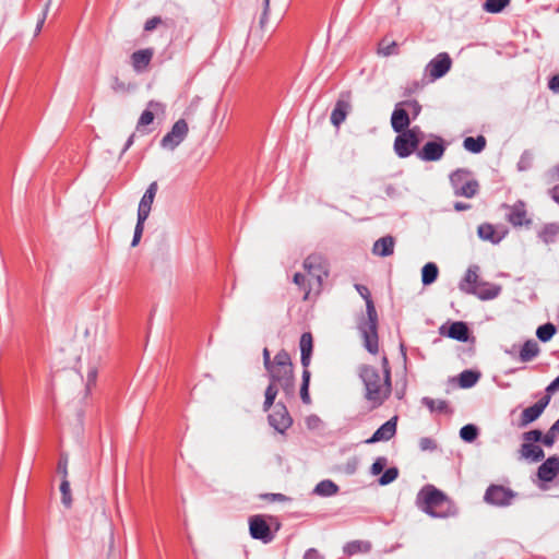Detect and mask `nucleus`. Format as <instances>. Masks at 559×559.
Returning a JSON list of instances; mask_svg holds the SVG:
<instances>
[{
    "label": "nucleus",
    "mask_w": 559,
    "mask_h": 559,
    "mask_svg": "<svg viewBox=\"0 0 559 559\" xmlns=\"http://www.w3.org/2000/svg\"><path fill=\"white\" fill-rule=\"evenodd\" d=\"M266 372L270 384L265 390L264 412H267L274 404L278 388L283 390L286 396H294L295 394V374L290 355L285 349L277 352L273 358V366Z\"/></svg>",
    "instance_id": "nucleus-1"
},
{
    "label": "nucleus",
    "mask_w": 559,
    "mask_h": 559,
    "mask_svg": "<svg viewBox=\"0 0 559 559\" xmlns=\"http://www.w3.org/2000/svg\"><path fill=\"white\" fill-rule=\"evenodd\" d=\"M358 377L364 384V399L370 409L382 406L392 392L391 377L384 378L379 370L370 365H361L358 368Z\"/></svg>",
    "instance_id": "nucleus-2"
},
{
    "label": "nucleus",
    "mask_w": 559,
    "mask_h": 559,
    "mask_svg": "<svg viewBox=\"0 0 559 559\" xmlns=\"http://www.w3.org/2000/svg\"><path fill=\"white\" fill-rule=\"evenodd\" d=\"M416 504L432 518L445 519L456 513L453 502L432 485H426L419 490Z\"/></svg>",
    "instance_id": "nucleus-3"
},
{
    "label": "nucleus",
    "mask_w": 559,
    "mask_h": 559,
    "mask_svg": "<svg viewBox=\"0 0 559 559\" xmlns=\"http://www.w3.org/2000/svg\"><path fill=\"white\" fill-rule=\"evenodd\" d=\"M304 267L307 271V275L296 273L294 275V283L304 290V300L309 298L312 290V283L320 289L322 286L323 278L328 276V269L325 259L321 254H310L304 261Z\"/></svg>",
    "instance_id": "nucleus-4"
},
{
    "label": "nucleus",
    "mask_w": 559,
    "mask_h": 559,
    "mask_svg": "<svg viewBox=\"0 0 559 559\" xmlns=\"http://www.w3.org/2000/svg\"><path fill=\"white\" fill-rule=\"evenodd\" d=\"M364 347L372 355L379 352L378 313L373 300L366 302V317L358 323Z\"/></svg>",
    "instance_id": "nucleus-5"
},
{
    "label": "nucleus",
    "mask_w": 559,
    "mask_h": 559,
    "mask_svg": "<svg viewBox=\"0 0 559 559\" xmlns=\"http://www.w3.org/2000/svg\"><path fill=\"white\" fill-rule=\"evenodd\" d=\"M399 135L394 140L393 148L400 158H406L413 153L417 154L418 146L423 140L424 133L418 126L406 131L397 132Z\"/></svg>",
    "instance_id": "nucleus-6"
},
{
    "label": "nucleus",
    "mask_w": 559,
    "mask_h": 559,
    "mask_svg": "<svg viewBox=\"0 0 559 559\" xmlns=\"http://www.w3.org/2000/svg\"><path fill=\"white\" fill-rule=\"evenodd\" d=\"M450 182L456 197L473 198L479 190L478 181L466 169H457L450 175Z\"/></svg>",
    "instance_id": "nucleus-7"
},
{
    "label": "nucleus",
    "mask_w": 559,
    "mask_h": 559,
    "mask_svg": "<svg viewBox=\"0 0 559 559\" xmlns=\"http://www.w3.org/2000/svg\"><path fill=\"white\" fill-rule=\"evenodd\" d=\"M189 127L185 119L177 120L169 132L160 140V146L166 150H175L188 135Z\"/></svg>",
    "instance_id": "nucleus-8"
},
{
    "label": "nucleus",
    "mask_w": 559,
    "mask_h": 559,
    "mask_svg": "<svg viewBox=\"0 0 559 559\" xmlns=\"http://www.w3.org/2000/svg\"><path fill=\"white\" fill-rule=\"evenodd\" d=\"M515 497L510 488L501 485H490L484 496V500L492 506L507 507L511 504L512 499Z\"/></svg>",
    "instance_id": "nucleus-9"
},
{
    "label": "nucleus",
    "mask_w": 559,
    "mask_h": 559,
    "mask_svg": "<svg viewBox=\"0 0 559 559\" xmlns=\"http://www.w3.org/2000/svg\"><path fill=\"white\" fill-rule=\"evenodd\" d=\"M451 66L452 60L449 53L441 52L428 62L426 66V74L431 81L438 80L450 71Z\"/></svg>",
    "instance_id": "nucleus-10"
},
{
    "label": "nucleus",
    "mask_w": 559,
    "mask_h": 559,
    "mask_svg": "<svg viewBox=\"0 0 559 559\" xmlns=\"http://www.w3.org/2000/svg\"><path fill=\"white\" fill-rule=\"evenodd\" d=\"M352 109V93L349 91L342 92L331 112V123L338 128L346 119Z\"/></svg>",
    "instance_id": "nucleus-11"
},
{
    "label": "nucleus",
    "mask_w": 559,
    "mask_h": 559,
    "mask_svg": "<svg viewBox=\"0 0 559 559\" xmlns=\"http://www.w3.org/2000/svg\"><path fill=\"white\" fill-rule=\"evenodd\" d=\"M249 531L253 539H259L264 544H269L274 539V534L262 515H252L249 519Z\"/></svg>",
    "instance_id": "nucleus-12"
},
{
    "label": "nucleus",
    "mask_w": 559,
    "mask_h": 559,
    "mask_svg": "<svg viewBox=\"0 0 559 559\" xmlns=\"http://www.w3.org/2000/svg\"><path fill=\"white\" fill-rule=\"evenodd\" d=\"M460 289L464 293L477 296L481 300H490L497 298L501 293V287L497 284L479 282L478 285L466 287L460 284Z\"/></svg>",
    "instance_id": "nucleus-13"
},
{
    "label": "nucleus",
    "mask_w": 559,
    "mask_h": 559,
    "mask_svg": "<svg viewBox=\"0 0 559 559\" xmlns=\"http://www.w3.org/2000/svg\"><path fill=\"white\" fill-rule=\"evenodd\" d=\"M269 424L277 432L284 433L293 424V419L283 403H277L267 417Z\"/></svg>",
    "instance_id": "nucleus-14"
},
{
    "label": "nucleus",
    "mask_w": 559,
    "mask_h": 559,
    "mask_svg": "<svg viewBox=\"0 0 559 559\" xmlns=\"http://www.w3.org/2000/svg\"><path fill=\"white\" fill-rule=\"evenodd\" d=\"M445 152V144L441 138L429 141L417 151V157L424 162H437L442 158Z\"/></svg>",
    "instance_id": "nucleus-15"
},
{
    "label": "nucleus",
    "mask_w": 559,
    "mask_h": 559,
    "mask_svg": "<svg viewBox=\"0 0 559 559\" xmlns=\"http://www.w3.org/2000/svg\"><path fill=\"white\" fill-rule=\"evenodd\" d=\"M550 402L549 396H543L539 401H537L532 406L523 409L519 420V427L523 428L535 421L543 414L544 409Z\"/></svg>",
    "instance_id": "nucleus-16"
},
{
    "label": "nucleus",
    "mask_w": 559,
    "mask_h": 559,
    "mask_svg": "<svg viewBox=\"0 0 559 559\" xmlns=\"http://www.w3.org/2000/svg\"><path fill=\"white\" fill-rule=\"evenodd\" d=\"M508 209L507 221L514 227L530 225L532 221L527 217L526 205L519 200L513 205H506Z\"/></svg>",
    "instance_id": "nucleus-17"
},
{
    "label": "nucleus",
    "mask_w": 559,
    "mask_h": 559,
    "mask_svg": "<svg viewBox=\"0 0 559 559\" xmlns=\"http://www.w3.org/2000/svg\"><path fill=\"white\" fill-rule=\"evenodd\" d=\"M157 190H158V186H157L156 181H153L152 183H150V186L147 187L146 191L144 192V194L139 203L138 219H142V221L147 219L151 209H152V204H153L155 195L157 193Z\"/></svg>",
    "instance_id": "nucleus-18"
},
{
    "label": "nucleus",
    "mask_w": 559,
    "mask_h": 559,
    "mask_svg": "<svg viewBox=\"0 0 559 559\" xmlns=\"http://www.w3.org/2000/svg\"><path fill=\"white\" fill-rule=\"evenodd\" d=\"M411 117L403 103H397L391 116V126L395 132L408 130Z\"/></svg>",
    "instance_id": "nucleus-19"
},
{
    "label": "nucleus",
    "mask_w": 559,
    "mask_h": 559,
    "mask_svg": "<svg viewBox=\"0 0 559 559\" xmlns=\"http://www.w3.org/2000/svg\"><path fill=\"white\" fill-rule=\"evenodd\" d=\"M396 421L397 417L394 416L388 421H385L383 425H381L369 438L366 442L367 443H377L380 441H388L392 439L396 433Z\"/></svg>",
    "instance_id": "nucleus-20"
},
{
    "label": "nucleus",
    "mask_w": 559,
    "mask_h": 559,
    "mask_svg": "<svg viewBox=\"0 0 559 559\" xmlns=\"http://www.w3.org/2000/svg\"><path fill=\"white\" fill-rule=\"evenodd\" d=\"M559 473V456L548 457L537 469V476L543 481H551Z\"/></svg>",
    "instance_id": "nucleus-21"
},
{
    "label": "nucleus",
    "mask_w": 559,
    "mask_h": 559,
    "mask_svg": "<svg viewBox=\"0 0 559 559\" xmlns=\"http://www.w3.org/2000/svg\"><path fill=\"white\" fill-rule=\"evenodd\" d=\"M300 361L304 370H309V366L311 362L312 349H313V338L310 332H305L301 334L300 342Z\"/></svg>",
    "instance_id": "nucleus-22"
},
{
    "label": "nucleus",
    "mask_w": 559,
    "mask_h": 559,
    "mask_svg": "<svg viewBox=\"0 0 559 559\" xmlns=\"http://www.w3.org/2000/svg\"><path fill=\"white\" fill-rule=\"evenodd\" d=\"M154 51L151 48L140 49L131 55V63L135 72H143L150 64Z\"/></svg>",
    "instance_id": "nucleus-23"
},
{
    "label": "nucleus",
    "mask_w": 559,
    "mask_h": 559,
    "mask_svg": "<svg viewBox=\"0 0 559 559\" xmlns=\"http://www.w3.org/2000/svg\"><path fill=\"white\" fill-rule=\"evenodd\" d=\"M477 234L481 240L497 245L504 238L507 231H498L493 225L485 223L478 226Z\"/></svg>",
    "instance_id": "nucleus-24"
},
{
    "label": "nucleus",
    "mask_w": 559,
    "mask_h": 559,
    "mask_svg": "<svg viewBox=\"0 0 559 559\" xmlns=\"http://www.w3.org/2000/svg\"><path fill=\"white\" fill-rule=\"evenodd\" d=\"M394 238L392 236H384L373 243L372 252L379 257H389L394 252Z\"/></svg>",
    "instance_id": "nucleus-25"
},
{
    "label": "nucleus",
    "mask_w": 559,
    "mask_h": 559,
    "mask_svg": "<svg viewBox=\"0 0 559 559\" xmlns=\"http://www.w3.org/2000/svg\"><path fill=\"white\" fill-rule=\"evenodd\" d=\"M521 456L531 462H539L545 457L544 450L534 443L523 442L520 449Z\"/></svg>",
    "instance_id": "nucleus-26"
},
{
    "label": "nucleus",
    "mask_w": 559,
    "mask_h": 559,
    "mask_svg": "<svg viewBox=\"0 0 559 559\" xmlns=\"http://www.w3.org/2000/svg\"><path fill=\"white\" fill-rule=\"evenodd\" d=\"M450 338L460 341V342H466L468 340L469 330L465 322L463 321H456L453 322L447 334Z\"/></svg>",
    "instance_id": "nucleus-27"
},
{
    "label": "nucleus",
    "mask_w": 559,
    "mask_h": 559,
    "mask_svg": "<svg viewBox=\"0 0 559 559\" xmlns=\"http://www.w3.org/2000/svg\"><path fill=\"white\" fill-rule=\"evenodd\" d=\"M558 235L559 225L556 223H549L544 225L537 234L539 240L543 241L545 245L556 242Z\"/></svg>",
    "instance_id": "nucleus-28"
},
{
    "label": "nucleus",
    "mask_w": 559,
    "mask_h": 559,
    "mask_svg": "<svg viewBox=\"0 0 559 559\" xmlns=\"http://www.w3.org/2000/svg\"><path fill=\"white\" fill-rule=\"evenodd\" d=\"M162 108V104L155 100H150L146 109L141 114L136 128L146 127L154 121V112Z\"/></svg>",
    "instance_id": "nucleus-29"
},
{
    "label": "nucleus",
    "mask_w": 559,
    "mask_h": 559,
    "mask_svg": "<svg viewBox=\"0 0 559 559\" xmlns=\"http://www.w3.org/2000/svg\"><path fill=\"white\" fill-rule=\"evenodd\" d=\"M538 354L539 346L537 342H535L534 340H528L523 344L520 350L519 358L522 362H528L532 361L535 357H537Z\"/></svg>",
    "instance_id": "nucleus-30"
},
{
    "label": "nucleus",
    "mask_w": 559,
    "mask_h": 559,
    "mask_svg": "<svg viewBox=\"0 0 559 559\" xmlns=\"http://www.w3.org/2000/svg\"><path fill=\"white\" fill-rule=\"evenodd\" d=\"M486 138L484 135H478L476 138L467 136L463 141V146L466 151L478 154L486 147Z\"/></svg>",
    "instance_id": "nucleus-31"
},
{
    "label": "nucleus",
    "mask_w": 559,
    "mask_h": 559,
    "mask_svg": "<svg viewBox=\"0 0 559 559\" xmlns=\"http://www.w3.org/2000/svg\"><path fill=\"white\" fill-rule=\"evenodd\" d=\"M337 491L338 486L330 479L321 480L314 488V492L322 497H331L337 493Z\"/></svg>",
    "instance_id": "nucleus-32"
},
{
    "label": "nucleus",
    "mask_w": 559,
    "mask_h": 559,
    "mask_svg": "<svg viewBox=\"0 0 559 559\" xmlns=\"http://www.w3.org/2000/svg\"><path fill=\"white\" fill-rule=\"evenodd\" d=\"M439 274L437 264L429 262L421 270V282L425 286L432 284Z\"/></svg>",
    "instance_id": "nucleus-33"
},
{
    "label": "nucleus",
    "mask_w": 559,
    "mask_h": 559,
    "mask_svg": "<svg viewBox=\"0 0 559 559\" xmlns=\"http://www.w3.org/2000/svg\"><path fill=\"white\" fill-rule=\"evenodd\" d=\"M480 374L477 371L464 370L460 373L459 377L460 386L463 389L472 388L477 383Z\"/></svg>",
    "instance_id": "nucleus-34"
},
{
    "label": "nucleus",
    "mask_w": 559,
    "mask_h": 559,
    "mask_svg": "<svg viewBox=\"0 0 559 559\" xmlns=\"http://www.w3.org/2000/svg\"><path fill=\"white\" fill-rule=\"evenodd\" d=\"M421 403L425 406H427L431 412H437V413H449L450 412L449 404L444 400L435 401L430 397L425 396V397H423Z\"/></svg>",
    "instance_id": "nucleus-35"
},
{
    "label": "nucleus",
    "mask_w": 559,
    "mask_h": 559,
    "mask_svg": "<svg viewBox=\"0 0 559 559\" xmlns=\"http://www.w3.org/2000/svg\"><path fill=\"white\" fill-rule=\"evenodd\" d=\"M370 549V544L360 542V540H353L345 545L344 552L348 556L356 555L358 552H367Z\"/></svg>",
    "instance_id": "nucleus-36"
},
{
    "label": "nucleus",
    "mask_w": 559,
    "mask_h": 559,
    "mask_svg": "<svg viewBox=\"0 0 559 559\" xmlns=\"http://www.w3.org/2000/svg\"><path fill=\"white\" fill-rule=\"evenodd\" d=\"M378 51H379V53H381V55H383L385 57L397 55L399 53V46H397L396 41L389 40L388 38H383L379 43Z\"/></svg>",
    "instance_id": "nucleus-37"
},
{
    "label": "nucleus",
    "mask_w": 559,
    "mask_h": 559,
    "mask_svg": "<svg viewBox=\"0 0 559 559\" xmlns=\"http://www.w3.org/2000/svg\"><path fill=\"white\" fill-rule=\"evenodd\" d=\"M310 371L304 370L302 371V382L300 386V399L304 404L309 405L311 403V397L309 394V383H310Z\"/></svg>",
    "instance_id": "nucleus-38"
},
{
    "label": "nucleus",
    "mask_w": 559,
    "mask_h": 559,
    "mask_svg": "<svg viewBox=\"0 0 559 559\" xmlns=\"http://www.w3.org/2000/svg\"><path fill=\"white\" fill-rule=\"evenodd\" d=\"M556 333V326L548 322L537 328L536 336L542 342H548Z\"/></svg>",
    "instance_id": "nucleus-39"
},
{
    "label": "nucleus",
    "mask_w": 559,
    "mask_h": 559,
    "mask_svg": "<svg viewBox=\"0 0 559 559\" xmlns=\"http://www.w3.org/2000/svg\"><path fill=\"white\" fill-rule=\"evenodd\" d=\"M479 267L477 265H472L467 269L466 274L460 284H465L466 287L478 285L479 276H478Z\"/></svg>",
    "instance_id": "nucleus-40"
},
{
    "label": "nucleus",
    "mask_w": 559,
    "mask_h": 559,
    "mask_svg": "<svg viewBox=\"0 0 559 559\" xmlns=\"http://www.w3.org/2000/svg\"><path fill=\"white\" fill-rule=\"evenodd\" d=\"M477 436L478 429L472 424L463 426L460 430V437L466 442H473Z\"/></svg>",
    "instance_id": "nucleus-41"
},
{
    "label": "nucleus",
    "mask_w": 559,
    "mask_h": 559,
    "mask_svg": "<svg viewBox=\"0 0 559 559\" xmlns=\"http://www.w3.org/2000/svg\"><path fill=\"white\" fill-rule=\"evenodd\" d=\"M509 2L510 0H486L484 9L490 13H499L509 4Z\"/></svg>",
    "instance_id": "nucleus-42"
},
{
    "label": "nucleus",
    "mask_w": 559,
    "mask_h": 559,
    "mask_svg": "<svg viewBox=\"0 0 559 559\" xmlns=\"http://www.w3.org/2000/svg\"><path fill=\"white\" fill-rule=\"evenodd\" d=\"M61 491V501L66 508H70L72 506V496L70 489V483L68 479H62L60 484Z\"/></svg>",
    "instance_id": "nucleus-43"
},
{
    "label": "nucleus",
    "mask_w": 559,
    "mask_h": 559,
    "mask_svg": "<svg viewBox=\"0 0 559 559\" xmlns=\"http://www.w3.org/2000/svg\"><path fill=\"white\" fill-rule=\"evenodd\" d=\"M534 154L530 150H525L518 162V169L521 171L527 170L532 167Z\"/></svg>",
    "instance_id": "nucleus-44"
},
{
    "label": "nucleus",
    "mask_w": 559,
    "mask_h": 559,
    "mask_svg": "<svg viewBox=\"0 0 559 559\" xmlns=\"http://www.w3.org/2000/svg\"><path fill=\"white\" fill-rule=\"evenodd\" d=\"M399 477V469L396 467H389L379 478V484L381 486L389 485L393 483Z\"/></svg>",
    "instance_id": "nucleus-45"
},
{
    "label": "nucleus",
    "mask_w": 559,
    "mask_h": 559,
    "mask_svg": "<svg viewBox=\"0 0 559 559\" xmlns=\"http://www.w3.org/2000/svg\"><path fill=\"white\" fill-rule=\"evenodd\" d=\"M386 464H388V459L385 456L377 457L370 467L371 475L376 476V475L381 474L382 471L384 469V467L386 466Z\"/></svg>",
    "instance_id": "nucleus-46"
},
{
    "label": "nucleus",
    "mask_w": 559,
    "mask_h": 559,
    "mask_svg": "<svg viewBox=\"0 0 559 559\" xmlns=\"http://www.w3.org/2000/svg\"><path fill=\"white\" fill-rule=\"evenodd\" d=\"M359 460L357 456H353L343 465L342 469L346 475H354L357 472Z\"/></svg>",
    "instance_id": "nucleus-47"
},
{
    "label": "nucleus",
    "mask_w": 559,
    "mask_h": 559,
    "mask_svg": "<svg viewBox=\"0 0 559 559\" xmlns=\"http://www.w3.org/2000/svg\"><path fill=\"white\" fill-rule=\"evenodd\" d=\"M557 433H559V430H554L552 425L545 435L542 433L540 442L546 447H552L555 444Z\"/></svg>",
    "instance_id": "nucleus-48"
},
{
    "label": "nucleus",
    "mask_w": 559,
    "mask_h": 559,
    "mask_svg": "<svg viewBox=\"0 0 559 559\" xmlns=\"http://www.w3.org/2000/svg\"><path fill=\"white\" fill-rule=\"evenodd\" d=\"M522 439L524 440V442H530V443L535 444V442H540L542 431L538 429H533V430L526 431L522 435Z\"/></svg>",
    "instance_id": "nucleus-49"
},
{
    "label": "nucleus",
    "mask_w": 559,
    "mask_h": 559,
    "mask_svg": "<svg viewBox=\"0 0 559 559\" xmlns=\"http://www.w3.org/2000/svg\"><path fill=\"white\" fill-rule=\"evenodd\" d=\"M402 103L405 107H407L411 110L413 119H416L419 116L421 111V105L416 99L405 100Z\"/></svg>",
    "instance_id": "nucleus-50"
},
{
    "label": "nucleus",
    "mask_w": 559,
    "mask_h": 559,
    "mask_svg": "<svg viewBox=\"0 0 559 559\" xmlns=\"http://www.w3.org/2000/svg\"><path fill=\"white\" fill-rule=\"evenodd\" d=\"M144 223H145V221H142V219H138L136 221V225H135L134 234H133V239H132V242H131L132 247L138 246V243L140 242L141 237L143 235V230H144Z\"/></svg>",
    "instance_id": "nucleus-51"
},
{
    "label": "nucleus",
    "mask_w": 559,
    "mask_h": 559,
    "mask_svg": "<svg viewBox=\"0 0 559 559\" xmlns=\"http://www.w3.org/2000/svg\"><path fill=\"white\" fill-rule=\"evenodd\" d=\"M418 444L421 451H435L437 449L436 441L429 437L420 438Z\"/></svg>",
    "instance_id": "nucleus-52"
},
{
    "label": "nucleus",
    "mask_w": 559,
    "mask_h": 559,
    "mask_svg": "<svg viewBox=\"0 0 559 559\" xmlns=\"http://www.w3.org/2000/svg\"><path fill=\"white\" fill-rule=\"evenodd\" d=\"M57 471L62 475V479H68V457L66 455L60 456Z\"/></svg>",
    "instance_id": "nucleus-53"
},
{
    "label": "nucleus",
    "mask_w": 559,
    "mask_h": 559,
    "mask_svg": "<svg viewBox=\"0 0 559 559\" xmlns=\"http://www.w3.org/2000/svg\"><path fill=\"white\" fill-rule=\"evenodd\" d=\"M162 23V19L159 16H153L148 19L144 24L145 32L154 31Z\"/></svg>",
    "instance_id": "nucleus-54"
},
{
    "label": "nucleus",
    "mask_w": 559,
    "mask_h": 559,
    "mask_svg": "<svg viewBox=\"0 0 559 559\" xmlns=\"http://www.w3.org/2000/svg\"><path fill=\"white\" fill-rule=\"evenodd\" d=\"M49 4H50V1L46 4V7H45V9L43 11L41 17L37 22V25H36V28H35V36H37L40 33V31H41V28L44 26V23H45V20H46L48 10H49Z\"/></svg>",
    "instance_id": "nucleus-55"
},
{
    "label": "nucleus",
    "mask_w": 559,
    "mask_h": 559,
    "mask_svg": "<svg viewBox=\"0 0 559 559\" xmlns=\"http://www.w3.org/2000/svg\"><path fill=\"white\" fill-rule=\"evenodd\" d=\"M558 390H559V376L548 384V386L546 388L545 396H549L551 399V395L554 393H556Z\"/></svg>",
    "instance_id": "nucleus-56"
},
{
    "label": "nucleus",
    "mask_w": 559,
    "mask_h": 559,
    "mask_svg": "<svg viewBox=\"0 0 559 559\" xmlns=\"http://www.w3.org/2000/svg\"><path fill=\"white\" fill-rule=\"evenodd\" d=\"M355 287H356L357 292L359 293V295L365 299L366 302H367V300H372L371 294H370L368 287L360 285V284H356Z\"/></svg>",
    "instance_id": "nucleus-57"
},
{
    "label": "nucleus",
    "mask_w": 559,
    "mask_h": 559,
    "mask_svg": "<svg viewBox=\"0 0 559 559\" xmlns=\"http://www.w3.org/2000/svg\"><path fill=\"white\" fill-rule=\"evenodd\" d=\"M263 365L266 371L271 366H273V359L271 358L270 350L266 347L263 349Z\"/></svg>",
    "instance_id": "nucleus-58"
},
{
    "label": "nucleus",
    "mask_w": 559,
    "mask_h": 559,
    "mask_svg": "<svg viewBox=\"0 0 559 559\" xmlns=\"http://www.w3.org/2000/svg\"><path fill=\"white\" fill-rule=\"evenodd\" d=\"M304 559H322V557L317 549L310 548L306 550Z\"/></svg>",
    "instance_id": "nucleus-59"
},
{
    "label": "nucleus",
    "mask_w": 559,
    "mask_h": 559,
    "mask_svg": "<svg viewBox=\"0 0 559 559\" xmlns=\"http://www.w3.org/2000/svg\"><path fill=\"white\" fill-rule=\"evenodd\" d=\"M382 373L384 378H386V376L391 377V368L386 356L382 357Z\"/></svg>",
    "instance_id": "nucleus-60"
},
{
    "label": "nucleus",
    "mask_w": 559,
    "mask_h": 559,
    "mask_svg": "<svg viewBox=\"0 0 559 559\" xmlns=\"http://www.w3.org/2000/svg\"><path fill=\"white\" fill-rule=\"evenodd\" d=\"M548 86L554 92H559V74L554 75L548 83Z\"/></svg>",
    "instance_id": "nucleus-61"
},
{
    "label": "nucleus",
    "mask_w": 559,
    "mask_h": 559,
    "mask_svg": "<svg viewBox=\"0 0 559 559\" xmlns=\"http://www.w3.org/2000/svg\"><path fill=\"white\" fill-rule=\"evenodd\" d=\"M454 210L457 212L466 211L471 209V205L463 202H455L453 205Z\"/></svg>",
    "instance_id": "nucleus-62"
},
{
    "label": "nucleus",
    "mask_w": 559,
    "mask_h": 559,
    "mask_svg": "<svg viewBox=\"0 0 559 559\" xmlns=\"http://www.w3.org/2000/svg\"><path fill=\"white\" fill-rule=\"evenodd\" d=\"M134 138H135L134 133H132V134L128 138V140H127V142H126V144H124V147H123V150H122V153L127 152V151H128V150L133 145V143H134Z\"/></svg>",
    "instance_id": "nucleus-63"
},
{
    "label": "nucleus",
    "mask_w": 559,
    "mask_h": 559,
    "mask_svg": "<svg viewBox=\"0 0 559 559\" xmlns=\"http://www.w3.org/2000/svg\"><path fill=\"white\" fill-rule=\"evenodd\" d=\"M551 198L552 200L559 204V185L556 186L552 190H551Z\"/></svg>",
    "instance_id": "nucleus-64"
}]
</instances>
